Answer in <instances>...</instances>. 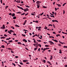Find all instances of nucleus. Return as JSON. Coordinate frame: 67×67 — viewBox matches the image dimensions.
<instances>
[{
    "label": "nucleus",
    "instance_id": "obj_1",
    "mask_svg": "<svg viewBox=\"0 0 67 67\" xmlns=\"http://www.w3.org/2000/svg\"><path fill=\"white\" fill-rule=\"evenodd\" d=\"M16 7H17L18 8H19V9H21L22 10H24V12H26L27 11H29V9L27 8H26V9H24H24L22 7H21L18 6H16Z\"/></svg>",
    "mask_w": 67,
    "mask_h": 67
},
{
    "label": "nucleus",
    "instance_id": "obj_2",
    "mask_svg": "<svg viewBox=\"0 0 67 67\" xmlns=\"http://www.w3.org/2000/svg\"><path fill=\"white\" fill-rule=\"evenodd\" d=\"M52 22H57V23H58V21H57V20H52Z\"/></svg>",
    "mask_w": 67,
    "mask_h": 67
},
{
    "label": "nucleus",
    "instance_id": "obj_3",
    "mask_svg": "<svg viewBox=\"0 0 67 67\" xmlns=\"http://www.w3.org/2000/svg\"><path fill=\"white\" fill-rule=\"evenodd\" d=\"M48 42L49 43H50H50H51V45H53V44H54V43L51 41H49Z\"/></svg>",
    "mask_w": 67,
    "mask_h": 67
},
{
    "label": "nucleus",
    "instance_id": "obj_4",
    "mask_svg": "<svg viewBox=\"0 0 67 67\" xmlns=\"http://www.w3.org/2000/svg\"><path fill=\"white\" fill-rule=\"evenodd\" d=\"M40 4H37V8H40Z\"/></svg>",
    "mask_w": 67,
    "mask_h": 67
},
{
    "label": "nucleus",
    "instance_id": "obj_5",
    "mask_svg": "<svg viewBox=\"0 0 67 67\" xmlns=\"http://www.w3.org/2000/svg\"><path fill=\"white\" fill-rule=\"evenodd\" d=\"M41 3V2H40L39 1H37L36 2V3H37V4H39V3Z\"/></svg>",
    "mask_w": 67,
    "mask_h": 67
},
{
    "label": "nucleus",
    "instance_id": "obj_6",
    "mask_svg": "<svg viewBox=\"0 0 67 67\" xmlns=\"http://www.w3.org/2000/svg\"><path fill=\"white\" fill-rule=\"evenodd\" d=\"M27 22V20H25V21H24V23L23 24V25H25V24H26V23Z\"/></svg>",
    "mask_w": 67,
    "mask_h": 67
},
{
    "label": "nucleus",
    "instance_id": "obj_7",
    "mask_svg": "<svg viewBox=\"0 0 67 67\" xmlns=\"http://www.w3.org/2000/svg\"><path fill=\"white\" fill-rule=\"evenodd\" d=\"M23 41H24V42H25V43H26V42H27V41L25 39H23Z\"/></svg>",
    "mask_w": 67,
    "mask_h": 67
},
{
    "label": "nucleus",
    "instance_id": "obj_8",
    "mask_svg": "<svg viewBox=\"0 0 67 67\" xmlns=\"http://www.w3.org/2000/svg\"><path fill=\"white\" fill-rule=\"evenodd\" d=\"M42 62L43 63H46V61L45 60H42Z\"/></svg>",
    "mask_w": 67,
    "mask_h": 67
},
{
    "label": "nucleus",
    "instance_id": "obj_9",
    "mask_svg": "<svg viewBox=\"0 0 67 67\" xmlns=\"http://www.w3.org/2000/svg\"><path fill=\"white\" fill-rule=\"evenodd\" d=\"M3 29H5V27L4 26V25H3Z\"/></svg>",
    "mask_w": 67,
    "mask_h": 67
},
{
    "label": "nucleus",
    "instance_id": "obj_10",
    "mask_svg": "<svg viewBox=\"0 0 67 67\" xmlns=\"http://www.w3.org/2000/svg\"><path fill=\"white\" fill-rule=\"evenodd\" d=\"M15 14L14 13H13L12 15V16L13 17L14 16H15Z\"/></svg>",
    "mask_w": 67,
    "mask_h": 67
},
{
    "label": "nucleus",
    "instance_id": "obj_11",
    "mask_svg": "<svg viewBox=\"0 0 67 67\" xmlns=\"http://www.w3.org/2000/svg\"><path fill=\"white\" fill-rule=\"evenodd\" d=\"M13 19H14V20H15V19H16V17L14 16L13 17Z\"/></svg>",
    "mask_w": 67,
    "mask_h": 67
},
{
    "label": "nucleus",
    "instance_id": "obj_12",
    "mask_svg": "<svg viewBox=\"0 0 67 67\" xmlns=\"http://www.w3.org/2000/svg\"><path fill=\"white\" fill-rule=\"evenodd\" d=\"M23 62H27L28 61H27V60H24L23 61Z\"/></svg>",
    "mask_w": 67,
    "mask_h": 67
},
{
    "label": "nucleus",
    "instance_id": "obj_13",
    "mask_svg": "<svg viewBox=\"0 0 67 67\" xmlns=\"http://www.w3.org/2000/svg\"><path fill=\"white\" fill-rule=\"evenodd\" d=\"M47 63H48V64H50V65H52V64H51V63H50V62H49V61H47Z\"/></svg>",
    "mask_w": 67,
    "mask_h": 67
},
{
    "label": "nucleus",
    "instance_id": "obj_14",
    "mask_svg": "<svg viewBox=\"0 0 67 67\" xmlns=\"http://www.w3.org/2000/svg\"><path fill=\"white\" fill-rule=\"evenodd\" d=\"M57 5H58V7H61V5L60 4H57Z\"/></svg>",
    "mask_w": 67,
    "mask_h": 67
},
{
    "label": "nucleus",
    "instance_id": "obj_15",
    "mask_svg": "<svg viewBox=\"0 0 67 67\" xmlns=\"http://www.w3.org/2000/svg\"><path fill=\"white\" fill-rule=\"evenodd\" d=\"M18 13L19 14H21L22 13L21 12H17V13Z\"/></svg>",
    "mask_w": 67,
    "mask_h": 67
},
{
    "label": "nucleus",
    "instance_id": "obj_16",
    "mask_svg": "<svg viewBox=\"0 0 67 67\" xmlns=\"http://www.w3.org/2000/svg\"><path fill=\"white\" fill-rule=\"evenodd\" d=\"M15 26H16V27H20V26H19V25L16 24L15 25Z\"/></svg>",
    "mask_w": 67,
    "mask_h": 67
},
{
    "label": "nucleus",
    "instance_id": "obj_17",
    "mask_svg": "<svg viewBox=\"0 0 67 67\" xmlns=\"http://www.w3.org/2000/svg\"><path fill=\"white\" fill-rule=\"evenodd\" d=\"M62 50L61 49H60L59 50V53H60V54H62Z\"/></svg>",
    "mask_w": 67,
    "mask_h": 67
},
{
    "label": "nucleus",
    "instance_id": "obj_18",
    "mask_svg": "<svg viewBox=\"0 0 67 67\" xmlns=\"http://www.w3.org/2000/svg\"><path fill=\"white\" fill-rule=\"evenodd\" d=\"M37 41H38V42H41V40H37Z\"/></svg>",
    "mask_w": 67,
    "mask_h": 67
},
{
    "label": "nucleus",
    "instance_id": "obj_19",
    "mask_svg": "<svg viewBox=\"0 0 67 67\" xmlns=\"http://www.w3.org/2000/svg\"><path fill=\"white\" fill-rule=\"evenodd\" d=\"M1 47H2L3 48H4L5 47H4V46L3 45H2V46H1Z\"/></svg>",
    "mask_w": 67,
    "mask_h": 67
},
{
    "label": "nucleus",
    "instance_id": "obj_20",
    "mask_svg": "<svg viewBox=\"0 0 67 67\" xmlns=\"http://www.w3.org/2000/svg\"><path fill=\"white\" fill-rule=\"evenodd\" d=\"M22 35L23 36H24V37H25V36H26L25 35H24L23 34H22Z\"/></svg>",
    "mask_w": 67,
    "mask_h": 67
},
{
    "label": "nucleus",
    "instance_id": "obj_21",
    "mask_svg": "<svg viewBox=\"0 0 67 67\" xmlns=\"http://www.w3.org/2000/svg\"><path fill=\"white\" fill-rule=\"evenodd\" d=\"M57 37H58V36H60V34H58V35H56Z\"/></svg>",
    "mask_w": 67,
    "mask_h": 67
},
{
    "label": "nucleus",
    "instance_id": "obj_22",
    "mask_svg": "<svg viewBox=\"0 0 67 67\" xmlns=\"http://www.w3.org/2000/svg\"><path fill=\"white\" fill-rule=\"evenodd\" d=\"M38 46H39L40 47H41V45L40 44H38Z\"/></svg>",
    "mask_w": 67,
    "mask_h": 67
},
{
    "label": "nucleus",
    "instance_id": "obj_23",
    "mask_svg": "<svg viewBox=\"0 0 67 67\" xmlns=\"http://www.w3.org/2000/svg\"><path fill=\"white\" fill-rule=\"evenodd\" d=\"M17 43L18 44H20L21 45L22 44V43L20 42H18Z\"/></svg>",
    "mask_w": 67,
    "mask_h": 67
},
{
    "label": "nucleus",
    "instance_id": "obj_24",
    "mask_svg": "<svg viewBox=\"0 0 67 67\" xmlns=\"http://www.w3.org/2000/svg\"><path fill=\"white\" fill-rule=\"evenodd\" d=\"M53 59V57H52V56H51V57H50V60H52V59Z\"/></svg>",
    "mask_w": 67,
    "mask_h": 67
},
{
    "label": "nucleus",
    "instance_id": "obj_25",
    "mask_svg": "<svg viewBox=\"0 0 67 67\" xmlns=\"http://www.w3.org/2000/svg\"><path fill=\"white\" fill-rule=\"evenodd\" d=\"M43 8H47V7L46 6H43Z\"/></svg>",
    "mask_w": 67,
    "mask_h": 67
},
{
    "label": "nucleus",
    "instance_id": "obj_26",
    "mask_svg": "<svg viewBox=\"0 0 67 67\" xmlns=\"http://www.w3.org/2000/svg\"><path fill=\"white\" fill-rule=\"evenodd\" d=\"M37 48H34V51H36V50H37Z\"/></svg>",
    "mask_w": 67,
    "mask_h": 67
},
{
    "label": "nucleus",
    "instance_id": "obj_27",
    "mask_svg": "<svg viewBox=\"0 0 67 67\" xmlns=\"http://www.w3.org/2000/svg\"><path fill=\"white\" fill-rule=\"evenodd\" d=\"M11 38L10 37H9V38H7L6 39V40H10L11 39Z\"/></svg>",
    "mask_w": 67,
    "mask_h": 67
},
{
    "label": "nucleus",
    "instance_id": "obj_28",
    "mask_svg": "<svg viewBox=\"0 0 67 67\" xmlns=\"http://www.w3.org/2000/svg\"><path fill=\"white\" fill-rule=\"evenodd\" d=\"M54 41L55 42H57V43L58 42V41H57V40H54Z\"/></svg>",
    "mask_w": 67,
    "mask_h": 67
},
{
    "label": "nucleus",
    "instance_id": "obj_29",
    "mask_svg": "<svg viewBox=\"0 0 67 67\" xmlns=\"http://www.w3.org/2000/svg\"><path fill=\"white\" fill-rule=\"evenodd\" d=\"M48 26H52V25L51 24H49L48 25Z\"/></svg>",
    "mask_w": 67,
    "mask_h": 67
},
{
    "label": "nucleus",
    "instance_id": "obj_30",
    "mask_svg": "<svg viewBox=\"0 0 67 67\" xmlns=\"http://www.w3.org/2000/svg\"><path fill=\"white\" fill-rule=\"evenodd\" d=\"M9 42H10V43H12V42H13V41L12 40H10L8 41Z\"/></svg>",
    "mask_w": 67,
    "mask_h": 67
},
{
    "label": "nucleus",
    "instance_id": "obj_31",
    "mask_svg": "<svg viewBox=\"0 0 67 67\" xmlns=\"http://www.w3.org/2000/svg\"><path fill=\"white\" fill-rule=\"evenodd\" d=\"M40 15H41V16L43 14H44V12H43L42 14L40 13Z\"/></svg>",
    "mask_w": 67,
    "mask_h": 67
},
{
    "label": "nucleus",
    "instance_id": "obj_32",
    "mask_svg": "<svg viewBox=\"0 0 67 67\" xmlns=\"http://www.w3.org/2000/svg\"><path fill=\"white\" fill-rule=\"evenodd\" d=\"M25 6L27 7V8H30V6H29L28 5H25Z\"/></svg>",
    "mask_w": 67,
    "mask_h": 67
},
{
    "label": "nucleus",
    "instance_id": "obj_33",
    "mask_svg": "<svg viewBox=\"0 0 67 67\" xmlns=\"http://www.w3.org/2000/svg\"><path fill=\"white\" fill-rule=\"evenodd\" d=\"M66 3H64L63 5V7H64V5H66Z\"/></svg>",
    "mask_w": 67,
    "mask_h": 67
},
{
    "label": "nucleus",
    "instance_id": "obj_34",
    "mask_svg": "<svg viewBox=\"0 0 67 67\" xmlns=\"http://www.w3.org/2000/svg\"><path fill=\"white\" fill-rule=\"evenodd\" d=\"M7 49H8V50H11V48H7Z\"/></svg>",
    "mask_w": 67,
    "mask_h": 67
},
{
    "label": "nucleus",
    "instance_id": "obj_35",
    "mask_svg": "<svg viewBox=\"0 0 67 67\" xmlns=\"http://www.w3.org/2000/svg\"><path fill=\"white\" fill-rule=\"evenodd\" d=\"M12 65H14L15 67V64H14V63H12Z\"/></svg>",
    "mask_w": 67,
    "mask_h": 67
},
{
    "label": "nucleus",
    "instance_id": "obj_36",
    "mask_svg": "<svg viewBox=\"0 0 67 67\" xmlns=\"http://www.w3.org/2000/svg\"><path fill=\"white\" fill-rule=\"evenodd\" d=\"M31 14L32 15H35V14H34V13H31Z\"/></svg>",
    "mask_w": 67,
    "mask_h": 67
},
{
    "label": "nucleus",
    "instance_id": "obj_37",
    "mask_svg": "<svg viewBox=\"0 0 67 67\" xmlns=\"http://www.w3.org/2000/svg\"><path fill=\"white\" fill-rule=\"evenodd\" d=\"M20 64H21V65H23V64L22 62H20Z\"/></svg>",
    "mask_w": 67,
    "mask_h": 67
},
{
    "label": "nucleus",
    "instance_id": "obj_38",
    "mask_svg": "<svg viewBox=\"0 0 67 67\" xmlns=\"http://www.w3.org/2000/svg\"><path fill=\"white\" fill-rule=\"evenodd\" d=\"M18 57H18V56H15V58H18Z\"/></svg>",
    "mask_w": 67,
    "mask_h": 67
},
{
    "label": "nucleus",
    "instance_id": "obj_39",
    "mask_svg": "<svg viewBox=\"0 0 67 67\" xmlns=\"http://www.w3.org/2000/svg\"><path fill=\"white\" fill-rule=\"evenodd\" d=\"M63 47L64 48H67V46H64Z\"/></svg>",
    "mask_w": 67,
    "mask_h": 67
},
{
    "label": "nucleus",
    "instance_id": "obj_40",
    "mask_svg": "<svg viewBox=\"0 0 67 67\" xmlns=\"http://www.w3.org/2000/svg\"><path fill=\"white\" fill-rule=\"evenodd\" d=\"M25 14V13H24L23 14H21V15H24V14Z\"/></svg>",
    "mask_w": 67,
    "mask_h": 67
},
{
    "label": "nucleus",
    "instance_id": "obj_41",
    "mask_svg": "<svg viewBox=\"0 0 67 67\" xmlns=\"http://www.w3.org/2000/svg\"><path fill=\"white\" fill-rule=\"evenodd\" d=\"M45 46H46V47H48V46H49V45H45Z\"/></svg>",
    "mask_w": 67,
    "mask_h": 67
},
{
    "label": "nucleus",
    "instance_id": "obj_42",
    "mask_svg": "<svg viewBox=\"0 0 67 67\" xmlns=\"http://www.w3.org/2000/svg\"><path fill=\"white\" fill-rule=\"evenodd\" d=\"M9 15H12V13H10L9 14Z\"/></svg>",
    "mask_w": 67,
    "mask_h": 67
},
{
    "label": "nucleus",
    "instance_id": "obj_43",
    "mask_svg": "<svg viewBox=\"0 0 67 67\" xmlns=\"http://www.w3.org/2000/svg\"><path fill=\"white\" fill-rule=\"evenodd\" d=\"M11 53H14V52L13 51H11Z\"/></svg>",
    "mask_w": 67,
    "mask_h": 67
},
{
    "label": "nucleus",
    "instance_id": "obj_44",
    "mask_svg": "<svg viewBox=\"0 0 67 67\" xmlns=\"http://www.w3.org/2000/svg\"><path fill=\"white\" fill-rule=\"evenodd\" d=\"M8 31V30L5 29V32H7Z\"/></svg>",
    "mask_w": 67,
    "mask_h": 67
},
{
    "label": "nucleus",
    "instance_id": "obj_45",
    "mask_svg": "<svg viewBox=\"0 0 67 67\" xmlns=\"http://www.w3.org/2000/svg\"><path fill=\"white\" fill-rule=\"evenodd\" d=\"M8 6H5V8H6V9L7 8H8Z\"/></svg>",
    "mask_w": 67,
    "mask_h": 67
},
{
    "label": "nucleus",
    "instance_id": "obj_46",
    "mask_svg": "<svg viewBox=\"0 0 67 67\" xmlns=\"http://www.w3.org/2000/svg\"><path fill=\"white\" fill-rule=\"evenodd\" d=\"M55 32H53V34H56V33H55Z\"/></svg>",
    "mask_w": 67,
    "mask_h": 67
},
{
    "label": "nucleus",
    "instance_id": "obj_47",
    "mask_svg": "<svg viewBox=\"0 0 67 67\" xmlns=\"http://www.w3.org/2000/svg\"><path fill=\"white\" fill-rule=\"evenodd\" d=\"M4 35L5 36V37H7V36H8L6 35V34Z\"/></svg>",
    "mask_w": 67,
    "mask_h": 67
},
{
    "label": "nucleus",
    "instance_id": "obj_48",
    "mask_svg": "<svg viewBox=\"0 0 67 67\" xmlns=\"http://www.w3.org/2000/svg\"><path fill=\"white\" fill-rule=\"evenodd\" d=\"M35 22L36 23H38V21H37V20L36 21H35Z\"/></svg>",
    "mask_w": 67,
    "mask_h": 67
},
{
    "label": "nucleus",
    "instance_id": "obj_49",
    "mask_svg": "<svg viewBox=\"0 0 67 67\" xmlns=\"http://www.w3.org/2000/svg\"><path fill=\"white\" fill-rule=\"evenodd\" d=\"M40 48H39L38 49V51H39V52H40Z\"/></svg>",
    "mask_w": 67,
    "mask_h": 67
},
{
    "label": "nucleus",
    "instance_id": "obj_50",
    "mask_svg": "<svg viewBox=\"0 0 67 67\" xmlns=\"http://www.w3.org/2000/svg\"><path fill=\"white\" fill-rule=\"evenodd\" d=\"M23 30V31H27V32H28V31H27L26 30H25V29H24Z\"/></svg>",
    "mask_w": 67,
    "mask_h": 67
},
{
    "label": "nucleus",
    "instance_id": "obj_51",
    "mask_svg": "<svg viewBox=\"0 0 67 67\" xmlns=\"http://www.w3.org/2000/svg\"><path fill=\"white\" fill-rule=\"evenodd\" d=\"M16 2H17V3H19V1L18 0L17 1H16Z\"/></svg>",
    "mask_w": 67,
    "mask_h": 67
},
{
    "label": "nucleus",
    "instance_id": "obj_52",
    "mask_svg": "<svg viewBox=\"0 0 67 67\" xmlns=\"http://www.w3.org/2000/svg\"><path fill=\"white\" fill-rule=\"evenodd\" d=\"M38 31H41V29H38Z\"/></svg>",
    "mask_w": 67,
    "mask_h": 67
},
{
    "label": "nucleus",
    "instance_id": "obj_53",
    "mask_svg": "<svg viewBox=\"0 0 67 67\" xmlns=\"http://www.w3.org/2000/svg\"><path fill=\"white\" fill-rule=\"evenodd\" d=\"M65 13V10H63V14H64V13Z\"/></svg>",
    "mask_w": 67,
    "mask_h": 67
},
{
    "label": "nucleus",
    "instance_id": "obj_54",
    "mask_svg": "<svg viewBox=\"0 0 67 67\" xmlns=\"http://www.w3.org/2000/svg\"><path fill=\"white\" fill-rule=\"evenodd\" d=\"M46 49H49V48H46Z\"/></svg>",
    "mask_w": 67,
    "mask_h": 67
},
{
    "label": "nucleus",
    "instance_id": "obj_55",
    "mask_svg": "<svg viewBox=\"0 0 67 67\" xmlns=\"http://www.w3.org/2000/svg\"><path fill=\"white\" fill-rule=\"evenodd\" d=\"M14 23H15V20H13Z\"/></svg>",
    "mask_w": 67,
    "mask_h": 67
},
{
    "label": "nucleus",
    "instance_id": "obj_56",
    "mask_svg": "<svg viewBox=\"0 0 67 67\" xmlns=\"http://www.w3.org/2000/svg\"><path fill=\"white\" fill-rule=\"evenodd\" d=\"M46 48H44L43 50V51H45V50H46Z\"/></svg>",
    "mask_w": 67,
    "mask_h": 67
},
{
    "label": "nucleus",
    "instance_id": "obj_57",
    "mask_svg": "<svg viewBox=\"0 0 67 67\" xmlns=\"http://www.w3.org/2000/svg\"><path fill=\"white\" fill-rule=\"evenodd\" d=\"M45 27H44V29H47V27H46V26H45Z\"/></svg>",
    "mask_w": 67,
    "mask_h": 67
},
{
    "label": "nucleus",
    "instance_id": "obj_58",
    "mask_svg": "<svg viewBox=\"0 0 67 67\" xmlns=\"http://www.w3.org/2000/svg\"><path fill=\"white\" fill-rule=\"evenodd\" d=\"M22 45H24V46H25V47H26V46H25V45L24 43Z\"/></svg>",
    "mask_w": 67,
    "mask_h": 67
},
{
    "label": "nucleus",
    "instance_id": "obj_59",
    "mask_svg": "<svg viewBox=\"0 0 67 67\" xmlns=\"http://www.w3.org/2000/svg\"><path fill=\"white\" fill-rule=\"evenodd\" d=\"M4 37H1L0 38H1V39L2 38H4Z\"/></svg>",
    "mask_w": 67,
    "mask_h": 67
},
{
    "label": "nucleus",
    "instance_id": "obj_60",
    "mask_svg": "<svg viewBox=\"0 0 67 67\" xmlns=\"http://www.w3.org/2000/svg\"><path fill=\"white\" fill-rule=\"evenodd\" d=\"M60 44H64V43H63L62 42H60Z\"/></svg>",
    "mask_w": 67,
    "mask_h": 67
},
{
    "label": "nucleus",
    "instance_id": "obj_61",
    "mask_svg": "<svg viewBox=\"0 0 67 67\" xmlns=\"http://www.w3.org/2000/svg\"><path fill=\"white\" fill-rule=\"evenodd\" d=\"M55 11H57V8H56V7H55Z\"/></svg>",
    "mask_w": 67,
    "mask_h": 67
},
{
    "label": "nucleus",
    "instance_id": "obj_62",
    "mask_svg": "<svg viewBox=\"0 0 67 67\" xmlns=\"http://www.w3.org/2000/svg\"><path fill=\"white\" fill-rule=\"evenodd\" d=\"M13 35H15V36H16V34H13Z\"/></svg>",
    "mask_w": 67,
    "mask_h": 67
},
{
    "label": "nucleus",
    "instance_id": "obj_63",
    "mask_svg": "<svg viewBox=\"0 0 67 67\" xmlns=\"http://www.w3.org/2000/svg\"><path fill=\"white\" fill-rule=\"evenodd\" d=\"M1 29H3V27H1Z\"/></svg>",
    "mask_w": 67,
    "mask_h": 67
},
{
    "label": "nucleus",
    "instance_id": "obj_64",
    "mask_svg": "<svg viewBox=\"0 0 67 67\" xmlns=\"http://www.w3.org/2000/svg\"><path fill=\"white\" fill-rule=\"evenodd\" d=\"M64 67H67V65H65L64 66Z\"/></svg>",
    "mask_w": 67,
    "mask_h": 67
}]
</instances>
